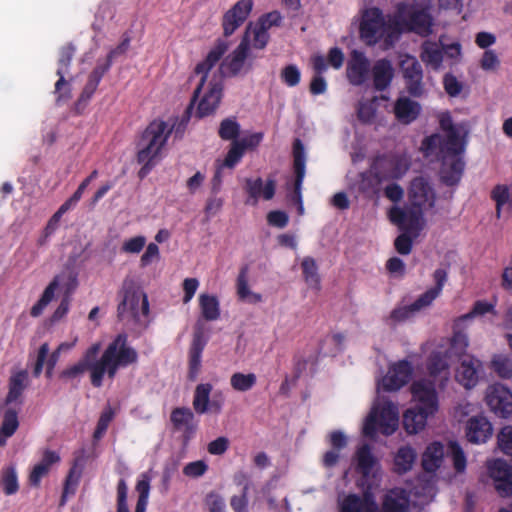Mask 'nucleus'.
I'll list each match as a JSON object with an SVG mask.
<instances>
[{
    "label": "nucleus",
    "mask_w": 512,
    "mask_h": 512,
    "mask_svg": "<svg viewBox=\"0 0 512 512\" xmlns=\"http://www.w3.org/2000/svg\"><path fill=\"white\" fill-rule=\"evenodd\" d=\"M244 153L245 151L238 141H233L225 159L220 164L225 168L233 169L240 162Z\"/></svg>",
    "instance_id": "09e8293b"
},
{
    "label": "nucleus",
    "mask_w": 512,
    "mask_h": 512,
    "mask_svg": "<svg viewBox=\"0 0 512 512\" xmlns=\"http://www.w3.org/2000/svg\"><path fill=\"white\" fill-rule=\"evenodd\" d=\"M417 310L412 307V303L407 306L395 308L390 313V319L395 322H404L416 313Z\"/></svg>",
    "instance_id": "e2e57ef3"
},
{
    "label": "nucleus",
    "mask_w": 512,
    "mask_h": 512,
    "mask_svg": "<svg viewBox=\"0 0 512 512\" xmlns=\"http://www.w3.org/2000/svg\"><path fill=\"white\" fill-rule=\"evenodd\" d=\"M444 447L440 442L430 443L422 455V468L426 472H435L441 465Z\"/></svg>",
    "instance_id": "7c9ffc66"
},
{
    "label": "nucleus",
    "mask_w": 512,
    "mask_h": 512,
    "mask_svg": "<svg viewBox=\"0 0 512 512\" xmlns=\"http://www.w3.org/2000/svg\"><path fill=\"white\" fill-rule=\"evenodd\" d=\"M449 451L455 471L463 473L466 470L467 459L462 447L458 442L452 441L449 443Z\"/></svg>",
    "instance_id": "de8ad7c7"
},
{
    "label": "nucleus",
    "mask_w": 512,
    "mask_h": 512,
    "mask_svg": "<svg viewBox=\"0 0 512 512\" xmlns=\"http://www.w3.org/2000/svg\"><path fill=\"white\" fill-rule=\"evenodd\" d=\"M443 86L450 97L458 96L463 89L462 83L451 73L444 75Z\"/></svg>",
    "instance_id": "13d9d810"
},
{
    "label": "nucleus",
    "mask_w": 512,
    "mask_h": 512,
    "mask_svg": "<svg viewBox=\"0 0 512 512\" xmlns=\"http://www.w3.org/2000/svg\"><path fill=\"white\" fill-rule=\"evenodd\" d=\"M356 456V470L363 476L368 477L372 473L375 466L378 465V460L372 453L370 445L363 444L355 453Z\"/></svg>",
    "instance_id": "c756f323"
},
{
    "label": "nucleus",
    "mask_w": 512,
    "mask_h": 512,
    "mask_svg": "<svg viewBox=\"0 0 512 512\" xmlns=\"http://www.w3.org/2000/svg\"><path fill=\"white\" fill-rule=\"evenodd\" d=\"M269 225L284 228L289 222V217L286 212L280 210L270 211L267 215Z\"/></svg>",
    "instance_id": "774afa93"
},
{
    "label": "nucleus",
    "mask_w": 512,
    "mask_h": 512,
    "mask_svg": "<svg viewBox=\"0 0 512 512\" xmlns=\"http://www.w3.org/2000/svg\"><path fill=\"white\" fill-rule=\"evenodd\" d=\"M409 499L403 489H391L382 501V512H408Z\"/></svg>",
    "instance_id": "c85d7f7f"
},
{
    "label": "nucleus",
    "mask_w": 512,
    "mask_h": 512,
    "mask_svg": "<svg viewBox=\"0 0 512 512\" xmlns=\"http://www.w3.org/2000/svg\"><path fill=\"white\" fill-rule=\"evenodd\" d=\"M245 190L248 194L246 204L256 205L260 198L268 201L275 196L276 181L268 179L264 184L260 177L256 179L248 178L245 181Z\"/></svg>",
    "instance_id": "412c9836"
},
{
    "label": "nucleus",
    "mask_w": 512,
    "mask_h": 512,
    "mask_svg": "<svg viewBox=\"0 0 512 512\" xmlns=\"http://www.w3.org/2000/svg\"><path fill=\"white\" fill-rule=\"evenodd\" d=\"M371 166L378 182L395 181L407 173L410 162L405 155L388 152L376 155L371 161Z\"/></svg>",
    "instance_id": "1a4fd4ad"
},
{
    "label": "nucleus",
    "mask_w": 512,
    "mask_h": 512,
    "mask_svg": "<svg viewBox=\"0 0 512 512\" xmlns=\"http://www.w3.org/2000/svg\"><path fill=\"white\" fill-rule=\"evenodd\" d=\"M433 280L435 285L424 293L418 296V298L412 303V307L418 311L425 309L432 305L435 299H437L448 280V272L444 268H438L433 273Z\"/></svg>",
    "instance_id": "4be33fe9"
},
{
    "label": "nucleus",
    "mask_w": 512,
    "mask_h": 512,
    "mask_svg": "<svg viewBox=\"0 0 512 512\" xmlns=\"http://www.w3.org/2000/svg\"><path fill=\"white\" fill-rule=\"evenodd\" d=\"M412 373L411 363L407 360H400L389 367L387 374L378 385L386 392L397 391L408 384Z\"/></svg>",
    "instance_id": "ddd939ff"
},
{
    "label": "nucleus",
    "mask_w": 512,
    "mask_h": 512,
    "mask_svg": "<svg viewBox=\"0 0 512 512\" xmlns=\"http://www.w3.org/2000/svg\"><path fill=\"white\" fill-rule=\"evenodd\" d=\"M79 483V476H75L74 469H71L65 479L64 488L60 500V505L63 506L66 503L69 495H74L76 488Z\"/></svg>",
    "instance_id": "5fc2aeb1"
},
{
    "label": "nucleus",
    "mask_w": 512,
    "mask_h": 512,
    "mask_svg": "<svg viewBox=\"0 0 512 512\" xmlns=\"http://www.w3.org/2000/svg\"><path fill=\"white\" fill-rule=\"evenodd\" d=\"M237 295L239 300L251 304H257L262 301V295L252 292L248 286V267L244 266L240 269L236 280Z\"/></svg>",
    "instance_id": "2f4dec72"
},
{
    "label": "nucleus",
    "mask_w": 512,
    "mask_h": 512,
    "mask_svg": "<svg viewBox=\"0 0 512 512\" xmlns=\"http://www.w3.org/2000/svg\"><path fill=\"white\" fill-rule=\"evenodd\" d=\"M146 238L142 235L132 237L122 244L121 250L125 253L137 254L145 247Z\"/></svg>",
    "instance_id": "bf43d9fd"
},
{
    "label": "nucleus",
    "mask_w": 512,
    "mask_h": 512,
    "mask_svg": "<svg viewBox=\"0 0 512 512\" xmlns=\"http://www.w3.org/2000/svg\"><path fill=\"white\" fill-rule=\"evenodd\" d=\"M212 389L213 386L210 383H201L196 386L192 405L197 414L202 415L209 412L210 394Z\"/></svg>",
    "instance_id": "72a5a7b5"
},
{
    "label": "nucleus",
    "mask_w": 512,
    "mask_h": 512,
    "mask_svg": "<svg viewBox=\"0 0 512 512\" xmlns=\"http://www.w3.org/2000/svg\"><path fill=\"white\" fill-rule=\"evenodd\" d=\"M292 154L293 172L295 174L292 200L299 204V210L302 212V184L306 173V157L304 145L299 138H296L293 142Z\"/></svg>",
    "instance_id": "dca6fc26"
},
{
    "label": "nucleus",
    "mask_w": 512,
    "mask_h": 512,
    "mask_svg": "<svg viewBox=\"0 0 512 512\" xmlns=\"http://www.w3.org/2000/svg\"><path fill=\"white\" fill-rule=\"evenodd\" d=\"M494 372L503 379L512 378V360L503 355H495L491 361Z\"/></svg>",
    "instance_id": "37998d69"
},
{
    "label": "nucleus",
    "mask_w": 512,
    "mask_h": 512,
    "mask_svg": "<svg viewBox=\"0 0 512 512\" xmlns=\"http://www.w3.org/2000/svg\"><path fill=\"white\" fill-rule=\"evenodd\" d=\"M114 416H115V412L110 406L106 407L102 411V413L98 419L94 433H93L94 441H98V440L102 439V437L105 435V433L109 427V424L113 420Z\"/></svg>",
    "instance_id": "49530a36"
},
{
    "label": "nucleus",
    "mask_w": 512,
    "mask_h": 512,
    "mask_svg": "<svg viewBox=\"0 0 512 512\" xmlns=\"http://www.w3.org/2000/svg\"><path fill=\"white\" fill-rule=\"evenodd\" d=\"M493 433L491 422L483 415L471 417L466 424V438L470 443L482 444L487 442Z\"/></svg>",
    "instance_id": "5701e85b"
},
{
    "label": "nucleus",
    "mask_w": 512,
    "mask_h": 512,
    "mask_svg": "<svg viewBox=\"0 0 512 512\" xmlns=\"http://www.w3.org/2000/svg\"><path fill=\"white\" fill-rule=\"evenodd\" d=\"M394 21L388 23L382 10L378 7L368 8L363 11L359 25L360 38L368 46H374L380 42L389 31H394Z\"/></svg>",
    "instance_id": "0eeeda50"
},
{
    "label": "nucleus",
    "mask_w": 512,
    "mask_h": 512,
    "mask_svg": "<svg viewBox=\"0 0 512 512\" xmlns=\"http://www.w3.org/2000/svg\"><path fill=\"white\" fill-rule=\"evenodd\" d=\"M492 199L496 202L497 216L500 217L501 207L509 200V189L505 185H497L491 192Z\"/></svg>",
    "instance_id": "4d7b16f0"
},
{
    "label": "nucleus",
    "mask_w": 512,
    "mask_h": 512,
    "mask_svg": "<svg viewBox=\"0 0 512 512\" xmlns=\"http://www.w3.org/2000/svg\"><path fill=\"white\" fill-rule=\"evenodd\" d=\"M440 128L446 133L442 144V151L464 152L465 141L460 136L458 128L454 125L452 117L449 113H445L440 117Z\"/></svg>",
    "instance_id": "b1692460"
},
{
    "label": "nucleus",
    "mask_w": 512,
    "mask_h": 512,
    "mask_svg": "<svg viewBox=\"0 0 512 512\" xmlns=\"http://www.w3.org/2000/svg\"><path fill=\"white\" fill-rule=\"evenodd\" d=\"M19 427L18 421V411L12 407H8L4 410L3 419L0 429L2 432L6 433V435H10L11 437L17 431Z\"/></svg>",
    "instance_id": "c03bdc74"
},
{
    "label": "nucleus",
    "mask_w": 512,
    "mask_h": 512,
    "mask_svg": "<svg viewBox=\"0 0 512 512\" xmlns=\"http://www.w3.org/2000/svg\"><path fill=\"white\" fill-rule=\"evenodd\" d=\"M366 493L361 497L350 493L339 502V512H365Z\"/></svg>",
    "instance_id": "4c0bfd02"
},
{
    "label": "nucleus",
    "mask_w": 512,
    "mask_h": 512,
    "mask_svg": "<svg viewBox=\"0 0 512 512\" xmlns=\"http://www.w3.org/2000/svg\"><path fill=\"white\" fill-rule=\"evenodd\" d=\"M300 71L296 65L290 64L283 68L281 72L282 81L289 87H294L300 82Z\"/></svg>",
    "instance_id": "6e6d98bb"
},
{
    "label": "nucleus",
    "mask_w": 512,
    "mask_h": 512,
    "mask_svg": "<svg viewBox=\"0 0 512 512\" xmlns=\"http://www.w3.org/2000/svg\"><path fill=\"white\" fill-rule=\"evenodd\" d=\"M401 230L403 231V233L396 237L394 241V246L399 254L408 255L412 250L413 237H416L421 229Z\"/></svg>",
    "instance_id": "ea45409f"
},
{
    "label": "nucleus",
    "mask_w": 512,
    "mask_h": 512,
    "mask_svg": "<svg viewBox=\"0 0 512 512\" xmlns=\"http://www.w3.org/2000/svg\"><path fill=\"white\" fill-rule=\"evenodd\" d=\"M399 412L392 402H385L379 409H373L367 417L363 434L367 437H374L379 430L383 435L390 436L398 428Z\"/></svg>",
    "instance_id": "6e6552de"
},
{
    "label": "nucleus",
    "mask_w": 512,
    "mask_h": 512,
    "mask_svg": "<svg viewBox=\"0 0 512 512\" xmlns=\"http://www.w3.org/2000/svg\"><path fill=\"white\" fill-rule=\"evenodd\" d=\"M401 67L407 93L413 98H421L425 94L422 65L415 57H410Z\"/></svg>",
    "instance_id": "f8f14e48"
},
{
    "label": "nucleus",
    "mask_w": 512,
    "mask_h": 512,
    "mask_svg": "<svg viewBox=\"0 0 512 512\" xmlns=\"http://www.w3.org/2000/svg\"><path fill=\"white\" fill-rule=\"evenodd\" d=\"M250 50V39L247 35H243L236 49L227 56L219 67V71L223 76H237L242 70L245 60Z\"/></svg>",
    "instance_id": "a211bd4d"
},
{
    "label": "nucleus",
    "mask_w": 512,
    "mask_h": 512,
    "mask_svg": "<svg viewBox=\"0 0 512 512\" xmlns=\"http://www.w3.org/2000/svg\"><path fill=\"white\" fill-rule=\"evenodd\" d=\"M432 25L433 18L426 8L405 3L397 5V19L394 20V31L401 32L406 30L425 37L432 33Z\"/></svg>",
    "instance_id": "423d86ee"
},
{
    "label": "nucleus",
    "mask_w": 512,
    "mask_h": 512,
    "mask_svg": "<svg viewBox=\"0 0 512 512\" xmlns=\"http://www.w3.org/2000/svg\"><path fill=\"white\" fill-rule=\"evenodd\" d=\"M283 16L277 10H273L271 12L265 13L261 15L255 23H253L256 27L263 30L264 32H269V29L272 27H279L282 25Z\"/></svg>",
    "instance_id": "79ce46f5"
},
{
    "label": "nucleus",
    "mask_w": 512,
    "mask_h": 512,
    "mask_svg": "<svg viewBox=\"0 0 512 512\" xmlns=\"http://www.w3.org/2000/svg\"><path fill=\"white\" fill-rule=\"evenodd\" d=\"M422 58L429 64L438 67L443 61L442 51L434 45L425 46Z\"/></svg>",
    "instance_id": "680f3d73"
},
{
    "label": "nucleus",
    "mask_w": 512,
    "mask_h": 512,
    "mask_svg": "<svg viewBox=\"0 0 512 512\" xmlns=\"http://www.w3.org/2000/svg\"><path fill=\"white\" fill-rule=\"evenodd\" d=\"M414 407L403 414V427L408 434H416L426 426L429 416H433L439 408L438 394L435 384L422 379L411 385Z\"/></svg>",
    "instance_id": "20e7f679"
},
{
    "label": "nucleus",
    "mask_w": 512,
    "mask_h": 512,
    "mask_svg": "<svg viewBox=\"0 0 512 512\" xmlns=\"http://www.w3.org/2000/svg\"><path fill=\"white\" fill-rule=\"evenodd\" d=\"M253 8L252 0H239L222 17L225 37H229L246 21Z\"/></svg>",
    "instance_id": "f3484780"
},
{
    "label": "nucleus",
    "mask_w": 512,
    "mask_h": 512,
    "mask_svg": "<svg viewBox=\"0 0 512 512\" xmlns=\"http://www.w3.org/2000/svg\"><path fill=\"white\" fill-rule=\"evenodd\" d=\"M435 192L423 177L414 178L408 191V205L405 208L392 207L389 210L390 221L399 229H421V221L425 210L435 205Z\"/></svg>",
    "instance_id": "7ed1b4c3"
},
{
    "label": "nucleus",
    "mask_w": 512,
    "mask_h": 512,
    "mask_svg": "<svg viewBox=\"0 0 512 512\" xmlns=\"http://www.w3.org/2000/svg\"><path fill=\"white\" fill-rule=\"evenodd\" d=\"M443 141L444 138H442L439 134H432L422 140L420 150L424 153L425 156H430L436 153L437 149L439 148V151L442 154Z\"/></svg>",
    "instance_id": "8fccbe9b"
},
{
    "label": "nucleus",
    "mask_w": 512,
    "mask_h": 512,
    "mask_svg": "<svg viewBox=\"0 0 512 512\" xmlns=\"http://www.w3.org/2000/svg\"><path fill=\"white\" fill-rule=\"evenodd\" d=\"M122 300L117 307V317L120 321L126 318H137L141 309L143 315L149 312V302L147 295L132 286H124L122 291Z\"/></svg>",
    "instance_id": "9d476101"
},
{
    "label": "nucleus",
    "mask_w": 512,
    "mask_h": 512,
    "mask_svg": "<svg viewBox=\"0 0 512 512\" xmlns=\"http://www.w3.org/2000/svg\"><path fill=\"white\" fill-rule=\"evenodd\" d=\"M206 340L202 331H196L193 335L192 343L189 349V372L190 380H195L201 368V356L205 348Z\"/></svg>",
    "instance_id": "cd10ccee"
},
{
    "label": "nucleus",
    "mask_w": 512,
    "mask_h": 512,
    "mask_svg": "<svg viewBox=\"0 0 512 512\" xmlns=\"http://www.w3.org/2000/svg\"><path fill=\"white\" fill-rule=\"evenodd\" d=\"M416 457L417 453L411 446H401L394 457V471L398 474H404L410 471Z\"/></svg>",
    "instance_id": "473e14b6"
},
{
    "label": "nucleus",
    "mask_w": 512,
    "mask_h": 512,
    "mask_svg": "<svg viewBox=\"0 0 512 512\" xmlns=\"http://www.w3.org/2000/svg\"><path fill=\"white\" fill-rule=\"evenodd\" d=\"M257 382V377L254 373H241L235 372L230 377L231 387L238 392H247L251 390Z\"/></svg>",
    "instance_id": "58836bf2"
},
{
    "label": "nucleus",
    "mask_w": 512,
    "mask_h": 512,
    "mask_svg": "<svg viewBox=\"0 0 512 512\" xmlns=\"http://www.w3.org/2000/svg\"><path fill=\"white\" fill-rule=\"evenodd\" d=\"M371 73L374 89L379 92L389 88L394 78V68L387 58L377 60L371 68Z\"/></svg>",
    "instance_id": "a878e982"
},
{
    "label": "nucleus",
    "mask_w": 512,
    "mask_h": 512,
    "mask_svg": "<svg viewBox=\"0 0 512 512\" xmlns=\"http://www.w3.org/2000/svg\"><path fill=\"white\" fill-rule=\"evenodd\" d=\"M421 111L420 103L408 96L398 97L394 102L393 113L401 124L409 125L413 123L419 117Z\"/></svg>",
    "instance_id": "393cba45"
},
{
    "label": "nucleus",
    "mask_w": 512,
    "mask_h": 512,
    "mask_svg": "<svg viewBox=\"0 0 512 512\" xmlns=\"http://www.w3.org/2000/svg\"><path fill=\"white\" fill-rule=\"evenodd\" d=\"M448 369L446 361L439 355H432L428 362V371L431 376H437Z\"/></svg>",
    "instance_id": "69168bd1"
},
{
    "label": "nucleus",
    "mask_w": 512,
    "mask_h": 512,
    "mask_svg": "<svg viewBox=\"0 0 512 512\" xmlns=\"http://www.w3.org/2000/svg\"><path fill=\"white\" fill-rule=\"evenodd\" d=\"M500 65V60L493 50H486L480 61V66L485 71L495 70Z\"/></svg>",
    "instance_id": "338daca9"
},
{
    "label": "nucleus",
    "mask_w": 512,
    "mask_h": 512,
    "mask_svg": "<svg viewBox=\"0 0 512 512\" xmlns=\"http://www.w3.org/2000/svg\"><path fill=\"white\" fill-rule=\"evenodd\" d=\"M497 442L505 455L512 456V426H505L500 430Z\"/></svg>",
    "instance_id": "603ef678"
},
{
    "label": "nucleus",
    "mask_w": 512,
    "mask_h": 512,
    "mask_svg": "<svg viewBox=\"0 0 512 512\" xmlns=\"http://www.w3.org/2000/svg\"><path fill=\"white\" fill-rule=\"evenodd\" d=\"M360 189L362 191H375L383 182H378L375 174L372 172V166L370 165L367 171L361 172L360 175Z\"/></svg>",
    "instance_id": "864d4df0"
},
{
    "label": "nucleus",
    "mask_w": 512,
    "mask_h": 512,
    "mask_svg": "<svg viewBox=\"0 0 512 512\" xmlns=\"http://www.w3.org/2000/svg\"><path fill=\"white\" fill-rule=\"evenodd\" d=\"M199 306L205 320L214 321L220 317V304L216 296L201 294L199 296Z\"/></svg>",
    "instance_id": "f704fd0d"
},
{
    "label": "nucleus",
    "mask_w": 512,
    "mask_h": 512,
    "mask_svg": "<svg viewBox=\"0 0 512 512\" xmlns=\"http://www.w3.org/2000/svg\"><path fill=\"white\" fill-rule=\"evenodd\" d=\"M0 485L5 495H14L19 490L18 475L14 465H8L1 470Z\"/></svg>",
    "instance_id": "c9c22d12"
},
{
    "label": "nucleus",
    "mask_w": 512,
    "mask_h": 512,
    "mask_svg": "<svg viewBox=\"0 0 512 512\" xmlns=\"http://www.w3.org/2000/svg\"><path fill=\"white\" fill-rule=\"evenodd\" d=\"M240 133V125L235 118H226L221 121L219 127V137L223 140L237 141L236 138Z\"/></svg>",
    "instance_id": "a18cd8bd"
},
{
    "label": "nucleus",
    "mask_w": 512,
    "mask_h": 512,
    "mask_svg": "<svg viewBox=\"0 0 512 512\" xmlns=\"http://www.w3.org/2000/svg\"><path fill=\"white\" fill-rule=\"evenodd\" d=\"M170 422L175 431L182 433V442L187 445L198 430V420L188 407H176L171 411Z\"/></svg>",
    "instance_id": "2eb2a0df"
},
{
    "label": "nucleus",
    "mask_w": 512,
    "mask_h": 512,
    "mask_svg": "<svg viewBox=\"0 0 512 512\" xmlns=\"http://www.w3.org/2000/svg\"><path fill=\"white\" fill-rule=\"evenodd\" d=\"M370 62L366 55L358 50H353L346 67V76L353 86H362L370 73Z\"/></svg>",
    "instance_id": "6ab92c4d"
},
{
    "label": "nucleus",
    "mask_w": 512,
    "mask_h": 512,
    "mask_svg": "<svg viewBox=\"0 0 512 512\" xmlns=\"http://www.w3.org/2000/svg\"><path fill=\"white\" fill-rule=\"evenodd\" d=\"M482 362L471 355H465L456 370V380L466 389L475 387L482 372Z\"/></svg>",
    "instance_id": "aec40b11"
},
{
    "label": "nucleus",
    "mask_w": 512,
    "mask_h": 512,
    "mask_svg": "<svg viewBox=\"0 0 512 512\" xmlns=\"http://www.w3.org/2000/svg\"><path fill=\"white\" fill-rule=\"evenodd\" d=\"M228 46L225 42L219 41L207 54L206 58L198 63L194 69V73L201 75V79L195 88L190 103L185 110L187 121L190 118L191 111L199 99L195 116L199 119L213 115L218 109L223 98V81L221 78H213L209 81L204 94L200 97V93L204 87L210 70L219 62L227 51Z\"/></svg>",
    "instance_id": "f03ea898"
},
{
    "label": "nucleus",
    "mask_w": 512,
    "mask_h": 512,
    "mask_svg": "<svg viewBox=\"0 0 512 512\" xmlns=\"http://www.w3.org/2000/svg\"><path fill=\"white\" fill-rule=\"evenodd\" d=\"M75 53V48L72 44L63 46L59 52L58 68L56 74L67 73Z\"/></svg>",
    "instance_id": "3c124183"
},
{
    "label": "nucleus",
    "mask_w": 512,
    "mask_h": 512,
    "mask_svg": "<svg viewBox=\"0 0 512 512\" xmlns=\"http://www.w3.org/2000/svg\"><path fill=\"white\" fill-rule=\"evenodd\" d=\"M127 494V483L125 479H120L117 484V512H129Z\"/></svg>",
    "instance_id": "052dcab7"
},
{
    "label": "nucleus",
    "mask_w": 512,
    "mask_h": 512,
    "mask_svg": "<svg viewBox=\"0 0 512 512\" xmlns=\"http://www.w3.org/2000/svg\"><path fill=\"white\" fill-rule=\"evenodd\" d=\"M303 277L306 283L315 289H320V276L318 274V266L314 258L307 256L301 263Z\"/></svg>",
    "instance_id": "e433bc0d"
},
{
    "label": "nucleus",
    "mask_w": 512,
    "mask_h": 512,
    "mask_svg": "<svg viewBox=\"0 0 512 512\" xmlns=\"http://www.w3.org/2000/svg\"><path fill=\"white\" fill-rule=\"evenodd\" d=\"M97 87H98L97 84L87 80V82H86L77 102H76L77 109L86 107L87 103L90 101L93 94L97 90Z\"/></svg>",
    "instance_id": "0e129e2a"
},
{
    "label": "nucleus",
    "mask_w": 512,
    "mask_h": 512,
    "mask_svg": "<svg viewBox=\"0 0 512 512\" xmlns=\"http://www.w3.org/2000/svg\"><path fill=\"white\" fill-rule=\"evenodd\" d=\"M100 348V343L92 344L79 361L60 372L59 378L78 383L79 379L89 371L92 386L100 388L106 374L109 379H114L119 368L128 367L138 361V353L128 344V336L125 333L118 334L98 359Z\"/></svg>",
    "instance_id": "f257e3e1"
},
{
    "label": "nucleus",
    "mask_w": 512,
    "mask_h": 512,
    "mask_svg": "<svg viewBox=\"0 0 512 512\" xmlns=\"http://www.w3.org/2000/svg\"><path fill=\"white\" fill-rule=\"evenodd\" d=\"M464 152L442 151V164L440 168V179L447 186L457 185L463 175L465 162L462 154Z\"/></svg>",
    "instance_id": "4468645a"
},
{
    "label": "nucleus",
    "mask_w": 512,
    "mask_h": 512,
    "mask_svg": "<svg viewBox=\"0 0 512 512\" xmlns=\"http://www.w3.org/2000/svg\"><path fill=\"white\" fill-rule=\"evenodd\" d=\"M250 33L253 36L252 41L250 40V45H252L253 48L262 50L267 46L270 40L269 32H264L263 30L256 27L252 22H250L246 27L244 35H247L250 39Z\"/></svg>",
    "instance_id": "a19ab883"
},
{
    "label": "nucleus",
    "mask_w": 512,
    "mask_h": 512,
    "mask_svg": "<svg viewBox=\"0 0 512 512\" xmlns=\"http://www.w3.org/2000/svg\"><path fill=\"white\" fill-rule=\"evenodd\" d=\"M485 402L496 417L509 419L512 416V390L507 386L501 383L489 385L485 393Z\"/></svg>",
    "instance_id": "9b49d317"
},
{
    "label": "nucleus",
    "mask_w": 512,
    "mask_h": 512,
    "mask_svg": "<svg viewBox=\"0 0 512 512\" xmlns=\"http://www.w3.org/2000/svg\"><path fill=\"white\" fill-rule=\"evenodd\" d=\"M174 127L161 119L151 121L138 142L137 162L157 160Z\"/></svg>",
    "instance_id": "39448f33"
},
{
    "label": "nucleus",
    "mask_w": 512,
    "mask_h": 512,
    "mask_svg": "<svg viewBox=\"0 0 512 512\" xmlns=\"http://www.w3.org/2000/svg\"><path fill=\"white\" fill-rule=\"evenodd\" d=\"M28 385L27 370H19L13 373L8 381V393L4 400V405L8 406L12 403L22 404V395Z\"/></svg>",
    "instance_id": "bb28decb"
}]
</instances>
